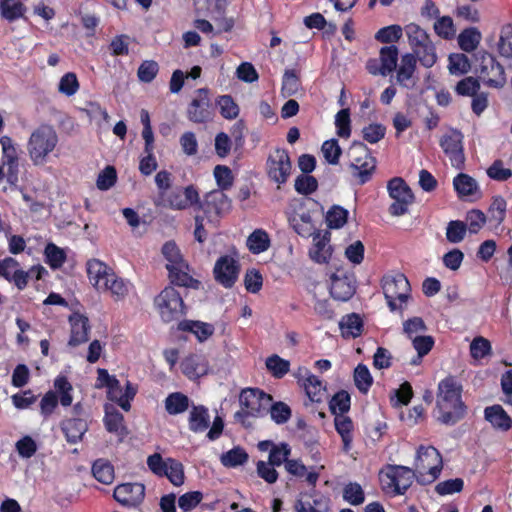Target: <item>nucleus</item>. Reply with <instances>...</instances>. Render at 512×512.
Listing matches in <instances>:
<instances>
[{
  "label": "nucleus",
  "mask_w": 512,
  "mask_h": 512,
  "mask_svg": "<svg viewBox=\"0 0 512 512\" xmlns=\"http://www.w3.org/2000/svg\"><path fill=\"white\" fill-rule=\"evenodd\" d=\"M272 398L259 389L247 388L239 396L241 409L235 413V419L245 424L247 417H259L270 406Z\"/></svg>",
  "instance_id": "nucleus-7"
},
{
  "label": "nucleus",
  "mask_w": 512,
  "mask_h": 512,
  "mask_svg": "<svg viewBox=\"0 0 512 512\" xmlns=\"http://www.w3.org/2000/svg\"><path fill=\"white\" fill-rule=\"evenodd\" d=\"M154 306L164 322H171L180 318L185 311L183 299L179 291L172 287H165L155 298Z\"/></svg>",
  "instance_id": "nucleus-9"
},
{
  "label": "nucleus",
  "mask_w": 512,
  "mask_h": 512,
  "mask_svg": "<svg viewBox=\"0 0 512 512\" xmlns=\"http://www.w3.org/2000/svg\"><path fill=\"white\" fill-rule=\"evenodd\" d=\"M220 460L225 467L234 468L246 463L248 460V454L243 448L234 447L226 453H223Z\"/></svg>",
  "instance_id": "nucleus-50"
},
{
  "label": "nucleus",
  "mask_w": 512,
  "mask_h": 512,
  "mask_svg": "<svg viewBox=\"0 0 512 512\" xmlns=\"http://www.w3.org/2000/svg\"><path fill=\"white\" fill-rule=\"evenodd\" d=\"M466 230L467 226L464 222L450 221L446 228V238L450 243H459L464 239Z\"/></svg>",
  "instance_id": "nucleus-62"
},
{
  "label": "nucleus",
  "mask_w": 512,
  "mask_h": 512,
  "mask_svg": "<svg viewBox=\"0 0 512 512\" xmlns=\"http://www.w3.org/2000/svg\"><path fill=\"white\" fill-rule=\"evenodd\" d=\"M328 499L323 495H313L309 499H300L297 501L295 508L297 512H327Z\"/></svg>",
  "instance_id": "nucleus-37"
},
{
  "label": "nucleus",
  "mask_w": 512,
  "mask_h": 512,
  "mask_svg": "<svg viewBox=\"0 0 512 512\" xmlns=\"http://www.w3.org/2000/svg\"><path fill=\"white\" fill-rule=\"evenodd\" d=\"M402 34L403 28L400 25H390L378 30L375 39L381 43H392L398 41Z\"/></svg>",
  "instance_id": "nucleus-61"
},
{
  "label": "nucleus",
  "mask_w": 512,
  "mask_h": 512,
  "mask_svg": "<svg viewBox=\"0 0 512 512\" xmlns=\"http://www.w3.org/2000/svg\"><path fill=\"white\" fill-rule=\"evenodd\" d=\"M97 375L96 387L107 388L108 399L117 403L123 410L129 411L131 408L130 402L137 392L136 387L129 381L122 387L119 380L110 375L105 369H98Z\"/></svg>",
  "instance_id": "nucleus-4"
},
{
  "label": "nucleus",
  "mask_w": 512,
  "mask_h": 512,
  "mask_svg": "<svg viewBox=\"0 0 512 512\" xmlns=\"http://www.w3.org/2000/svg\"><path fill=\"white\" fill-rule=\"evenodd\" d=\"M219 190H227L233 185V174L231 169L225 165H217L213 171Z\"/></svg>",
  "instance_id": "nucleus-58"
},
{
  "label": "nucleus",
  "mask_w": 512,
  "mask_h": 512,
  "mask_svg": "<svg viewBox=\"0 0 512 512\" xmlns=\"http://www.w3.org/2000/svg\"><path fill=\"white\" fill-rule=\"evenodd\" d=\"M124 417L112 405H105V427L109 432L121 433L124 429Z\"/></svg>",
  "instance_id": "nucleus-46"
},
{
  "label": "nucleus",
  "mask_w": 512,
  "mask_h": 512,
  "mask_svg": "<svg viewBox=\"0 0 512 512\" xmlns=\"http://www.w3.org/2000/svg\"><path fill=\"white\" fill-rule=\"evenodd\" d=\"M426 331L427 326L421 317L414 316L403 322V333L410 340L424 335Z\"/></svg>",
  "instance_id": "nucleus-51"
},
{
  "label": "nucleus",
  "mask_w": 512,
  "mask_h": 512,
  "mask_svg": "<svg viewBox=\"0 0 512 512\" xmlns=\"http://www.w3.org/2000/svg\"><path fill=\"white\" fill-rule=\"evenodd\" d=\"M187 118L193 123H205L212 119V105L207 89L200 88L195 91L187 108Z\"/></svg>",
  "instance_id": "nucleus-18"
},
{
  "label": "nucleus",
  "mask_w": 512,
  "mask_h": 512,
  "mask_svg": "<svg viewBox=\"0 0 512 512\" xmlns=\"http://www.w3.org/2000/svg\"><path fill=\"white\" fill-rule=\"evenodd\" d=\"M496 49L500 57L512 59V23H505L500 27Z\"/></svg>",
  "instance_id": "nucleus-39"
},
{
  "label": "nucleus",
  "mask_w": 512,
  "mask_h": 512,
  "mask_svg": "<svg viewBox=\"0 0 512 512\" xmlns=\"http://www.w3.org/2000/svg\"><path fill=\"white\" fill-rule=\"evenodd\" d=\"M363 323L359 315L352 313L342 317L339 322L341 334L345 338H356L362 332Z\"/></svg>",
  "instance_id": "nucleus-36"
},
{
  "label": "nucleus",
  "mask_w": 512,
  "mask_h": 512,
  "mask_svg": "<svg viewBox=\"0 0 512 512\" xmlns=\"http://www.w3.org/2000/svg\"><path fill=\"white\" fill-rule=\"evenodd\" d=\"M301 84L299 76L295 70H286L282 81V95L290 97L300 90Z\"/></svg>",
  "instance_id": "nucleus-53"
},
{
  "label": "nucleus",
  "mask_w": 512,
  "mask_h": 512,
  "mask_svg": "<svg viewBox=\"0 0 512 512\" xmlns=\"http://www.w3.org/2000/svg\"><path fill=\"white\" fill-rule=\"evenodd\" d=\"M413 55L420 64L425 68H431L438 60L436 48L432 41L413 50Z\"/></svg>",
  "instance_id": "nucleus-45"
},
{
  "label": "nucleus",
  "mask_w": 512,
  "mask_h": 512,
  "mask_svg": "<svg viewBox=\"0 0 512 512\" xmlns=\"http://www.w3.org/2000/svg\"><path fill=\"white\" fill-rule=\"evenodd\" d=\"M134 290L133 284L120 276L115 272L107 283V288H103L100 293H109L114 301H123L128 297Z\"/></svg>",
  "instance_id": "nucleus-26"
},
{
  "label": "nucleus",
  "mask_w": 512,
  "mask_h": 512,
  "mask_svg": "<svg viewBox=\"0 0 512 512\" xmlns=\"http://www.w3.org/2000/svg\"><path fill=\"white\" fill-rule=\"evenodd\" d=\"M16 451L23 459L31 458L37 451L36 441L30 436H24L15 443Z\"/></svg>",
  "instance_id": "nucleus-64"
},
{
  "label": "nucleus",
  "mask_w": 512,
  "mask_h": 512,
  "mask_svg": "<svg viewBox=\"0 0 512 512\" xmlns=\"http://www.w3.org/2000/svg\"><path fill=\"white\" fill-rule=\"evenodd\" d=\"M448 61V70L451 75H464L470 70V61L468 57L462 53L450 54Z\"/></svg>",
  "instance_id": "nucleus-49"
},
{
  "label": "nucleus",
  "mask_w": 512,
  "mask_h": 512,
  "mask_svg": "<svg viewBox=\"0 0 512 512\" xmlns=\"http://www.w3.org/2000/svg\"><path fill=\"white\" fill-rule=\"evenodd\" d=\"M289 367V361L278 355H272L266 359V368L276 378H282L289 371Z\"/></svg>",
  "instance_id": "nucleus-56"
},
{
  "label": "nucleus",
  "mask_w": 512,
  "mask_h": 512,
  "mask_svg": "<svg viewBox=\"0 0 512 512\" xmlns=\"http://www.w3.org/2000/svg\"><path fill=\"white\" fill-rule=\"evenodd\" d=\"M415 475V472L409 467L386 465L379 472V481L385 493L400 495L411 486Z\"/></svg>",
  "instance_id": "nucleus-5"
},
{
  "label": "nucleus",
  "mask_w": 512,
  "mask_h": 512,
  "mask_svg": "<svg viewBox=\"0 0 512 512\" xmlns=\"http://www.w3.org/2000/svg\"><path fill=\"white\" fill-rule=\"evenodd\" d=\"M0 144L2 147V163L7 168V181L11 184H15L18 181L19 163L17 150L12 140L3 136L0 138Z\"/></svg>",
  "instance_id": "nucleus-20"
},
{
  "label": "nucleus",
  "mask_w": 512,
  "mask_h": 512,
  "mask_svg": "<svg viewBox=\"0 0 512 512\" xmlns=\"http://www.w3.org/2000/svg\"><path fill=\"white\" fill-rule=\"evenodd\" d=\"M267 175L278 188L285 184L292 174V163L289 154L284 149L273 150L266 162Z\"/></svg>",
  "instance_id": "nucleus-13"
},
{
  "label": "nucleus",
  "mask_w": 512,
  "mask_h": 512,
  "mask_svg": "<svg viewBox=\"0 0 512 512\" xmlns=\"http://www.w3.org/2000/svg\"><path fill=\"white\" fill-rule=\"evenodd\" d=\"M491 353V344L484 337H476L470 344V354L473 359L480 360Z\"/></svg>",
  "instance_id": "nucleus-63"
},
{
  "label": "nucleus",
  "mask_w": 512,
  "mask_h": 512,
  "mask_svg": "<svg viewBox=\"0 0 512 512\" xmlns=\"http://www.w3.org/2000/svg\"><path fill=\"white\" fill-rule=\"evenodd\" d=\"M188 421L190 430L195 433L207 430L210 424L208 409L201 405L192 406Z\"/></svg>",
  "instance_id": "nucleus-32"
},
{
  "label": "nucleus",
  "mask_w": 512,
  "mask_h": 512,
  "mask_svg": "<svg viewBox=\"0 0 512 512\" xmlns=\"http://www.w3.org/2000/svg\"><path fill=\"white\" fill-rule=\"evenodd\" d=\"M25 11V6L19 0H0L1 16L9 22L23 17Z\"/></svg>",
  "instance_id": "nucleus-43"
},
{
  "label": "nucleus",
  "mask_w": 512,
  "mask_h": 512,
  "mask_svg": "<svg viewBox=\"0 0 512 512\" xmlns=\"http://www.w3.org/2000/svg\"><path fill=\"white\" fill-rule=\"evenodd\" d=\"M164 404L168 414L178 415L189 408L190 400L183 393L173 392L166 397Z\"/></svg>",
  "instance_id": "nucleus-40"
},
{
  "label": "nucleus",
  "mask_w": 512,
  "mask_h": 512,
  "mask_svg": "<svg viewBox=\"0 0 512 512\" xmlns=\"http://www.w3.org/2000/svg\"><path fill=\"white\" fill-rule=\"evenodd\" d=\"M305 375V381L303 387L308 398L312 402L320 403L326 399V388L322 381L315 375H313L308 369H302Z\"/></svg>",
  "instance_id": "nucleus-29"
},
{
  "label": "nucleus",
  "mask_w": 512,
  "mask_h": 512,
  "mask_svg": "<svg viewBox=\"0 0 512 512\" xmlns=\"http://www.w3.org/2000/svg\"><path fill=\"white\" fill-rule=\"evenodd\" d=\"M355 292V287L350 278L346 275L331 276L330 294L339 301L349 300Z\"/></svg>",
  "instance_id": "nucleus-28"
},
{
  "label": "nucleus",
  "mask_w": 512,
  "mask_h": 512,
  "mask_svg": "<svg viewBox=\"0 0 512 512\" xmlns=\"http://www.w3.org/2000/svg\"><path fill=\"white\" fill-rule=\"evenodd\" d=\"M149 469L157 476H165L175 486H181L184 483L183 465L173 459H164L160 454L155 453L147 458Z\"/></svg>",
  "instance_id": "nucleus-12"
},
{
  "label": "nucleus",
  "mask_w": 512,
  "mask_h": 512,
  "mask_svg": "<svg viewBox=\"0 0 512 512\" xmlns=\"http://www.w3.org/2000/svg\"><path fill=\"white\" fill-rule=\"evenodd\" d=\"M398 49L396 46H385L380 49L378 58L366 62L367 71L374 76H387L397 67Z\"/></svg>",
  "instance_id": "nucleus-17"
},
{
  "label": "nucleus",
  "mask_w": 512,
  "mask_h": 512,
  "mask_svg": "<svg viewBox=\"0 0 512 512\" xmlns=\"http://www.w3.org/2000/svg\"><path fill=\"white\" fill-rule=\"evenodd\" d=\"M482 39V34L476 27H469L458 35V45L461 50L467 53L475 51Z\"/></svg>",
  "instance_id": "nucleus-35"
},
{
  "label": "nucleus",
  "mask_w": 512,
  "mask_h": 512,
  "mask_svg": "<svg viewBox=\"0 0 512 512\" xmlns=\"http://www.w3.org/2000/svg\"><path fill=\"white\" fill-rule=\"evenodd\" d=\"M246 244L253 254H260L270 247V237L265 230L256 229L248 236Z\"/></svg>",
  "instance_id": "nucleus-41"
},
{
  "label": "nucleus",
  "mask_w": 512,
  "mask_h": 512,
  "mask_svg": "<svg viewBox=\"0 0 512 512\" xmlns=\"http://www.w3.org/2000/svg\"><path fill=\"white\" fill-rule=\"evenodd\" d=\"M382 290L390 311H402L410 297V284L402 273L386 275Z\"/></svg>",
  "instance_id": "nucleus-6"
},
{
  "label": "nucleus",
  "mask_w": 512,
  "mask_h": 512,
  "mask_svg": "<svg viewBox=\"0 0 512 512\" xmlns=\"http://www.w3.org/2000/svg\"><path fill=\"white\" fill-rule=\"evenodd\" d=\"M58 144V135L50 125H41L31 133L27 152L35 166H44Z\"/></svg>",
  "instance_id": "nucleus-2"
},
{
  "label": "nucleus",
  "mask_w": 512,
  "mask_h": 512,
  "mask_svg": "<svg viewBox=\"0 0 512 512\" xmlns=\"http://www.w3.org/2000/svg\"><path fill=\"white\" fill-rule=\"evenodd\" d=\"M195 7L198 15L207 16L217 21L224 14L226 0H197Z\"/></svg>",
  "instance_id": "nucleus-30"
},
{
  "label": "nucleus",
  "mask_w": 512,
  "mask_h": 512,
  "mask_svg": "<svg viewBox=\"0 0 512 512\" xmlns=\"http://www.w3.org/2000/svg\"><path fill=\"white\" fill-rule=\"evenodd\" d=\"M179 329L193 333L200 342L206 341L215 330L212 324L201 321H183Z\"/></svg>",
  "instance_id": "nucleus-38"
},
{
  "label": "nucleus",
  "mask_w": 512,
  "mask_h": 512,
  "mask_svg": "<svg viewBox=\"0 0 512 512\" xmlns=\"http://www.w3.org/2000/svg\"><path fill=\"white\" fill-rule=\"evenodd\" d=\"M62 430L68 442L77 443L82 440L88 430V424L83 418H72L62 423Z\"/></svg>",
  "instance_id": "nucleus-31"
},
{
  "label": "nucleus",
  "mask_w": 512,
  "mask_h": 512,
  "mask_svg": "<svg viewBox=\"0 0 512 512\" xmlns=\"http://www.w3.org/2000/svg\"><path fill=\"white\" fill-rule=\"evenodd\" d=\"M199 202V194L194 186L176 188L165 197L158 199L156 204L173 210H185Z\"/></svg>",
  "instance_id": "nucleus-15"
},
{
  "label": "nucleus",
  "mask_w": 512,
  "mask_h": 512,
  "mask_svg": "<svg viewBox=\"0 0 512 512\" xmlns=\"http://www.w3.org/2000/svg\"><path fill=\"white\" fill-rule=\"evenodd\" d=\"M79 82L75 73L64 74L58 84V91L65 96H73L79 90Z\"/></svg>",
  "instance_id": "nucleus-57"
},
{
  "label": "nucleus",
  "mask_w": 512,
  "mask_h": 512,
  "mask_svg": "<svg viewBox=\"0 0 512 512\" xmlns=\"http://www.w3.org/2000/svg\"><path fill=\"white\" fill-rule=\"evenodd\" d=\"M403 31L407 36L409 45L411 46L412 50H415L416 48L421 47L431 41L427 32L415 23L407 24L403 28Z\"/></svg>",
  "instance_id": "nucleus-42"
},
{
  "label": "nucleus",
  "mask_w": 512,
  "mask_h": 512,
  "mask_svg": "<svg viewBox=\"0 0 512 512\" xmlns=\"http://www.w3.org/2000/svg\"><path fill=\"white\" fill-rule=\"evenodd\" d=\"M86 268L89 282L98 292H101L103 288H107V283L114 274V270L111 267L99 259H90L86 264Z\"/></svg>",
  "instance_id": "nucleus-19"
},
{
  "label": "nucleus",
  "mask_w": 512,
  "mask_h": 512,
  "mask_svg": "<svg viewBox=\"0 0 512 512\" xmlns=\"http://www.w3.org/2000/svg\"><path fill=\"white\" fill-rule=\"evenodd\" d=\"M331 255L332 248L329 236L319 232L313 235V244L309 250L310 258L319 264H324L329 261Z\"/></svg>",
  "instance_id": "nucleus-27"
},
{
  "label": "nucleus",
  "mask_w": 512,
  "mask_h": 512,
  "mask_svg": "<svg viewBox=\"0 0 512 512\" xmlns=\"http://www.w3.org/2000/svg\"><path fill=\"white\" fill-rule=\"evenodd\" d=\"M453 186L460 197L473 195L478 190L476 180L464 173H460L454 178Z\"/></svg>",
  "instance_id": "nucleus-44"
},
{
  "label": "nucleus",
  "mask_w": 512,
  "mask_h": 512,
  "mask_svg": "<svg viewBox=\"0 0 512 512\" xmlns=\"http://www.w3.org/2000/svg\"><path fill=\"white\" fill-rule=\"evenodd\" d=\"M220 114L226 119H235L239 115V106L229 95L220 96L217 100Z\"/></svg>",
  "instance_id": "nucleus-54"
},
{
  "label": "nucleus",
  "mask_w": 512,
  "mask_h": 512,
  "mask_svg": "<svg viewBox=\"0 0 512 512\" xmlns=\"http://www.w3.org/2000/svg\"><path fill=\"white\" fill-rule=\"evenodd\" d=\"M354 381L357 388L366 393L372 385L373 379L367 366L359 364L354 371Z\"/></svg>",
  "instance_id": "nucleus-59"
},
{
  "label": "nucleus",
  "mask_w": 512,
  "mask_h": 512,
  "mask_svg": "<svg viewBox=\"0 0 512 512\" xmlns=\"http://www.w3.org/2000/svg\"><path fill=\"white\" fill-rule=\"evenodd\" d=\"M162 254L167 261L166 268L172 281L179 285H188L190 280L189 267L178 246L174 242L169 241L163 245Z\"/></svg>",
  "instance_id": "nucleus-10"
},
{
  "label": "nucleus",
  "mask_w": 512,
  "mask_h": 512,
  "mask_svg": "<svg viewBox=\"0 0 512 512\" xmlns=\"http://www.w3.org/2000/svg\"><path fill=\"white\" fill-rule=\"evenodd\" d=\"M415 474L422 483H432L440 475L443 462L439 451L431 445H420L414 459Z\"/></svg>",
  "instance_id": "nucleus-3"
},
{
  "label": "nucleus",
  "mask_w": 512,
  "mask_h": 512,
  "mask_svg": "<svg viewBox=\"0 0 512 512\" xmlns=\"http://www.w3.org/2000/svg\"><path fill=\"white\" fill-rule=\"evenodd\" d=\"M70 323V346H78L88 341L90 324L87 316L81 313H73L69 317Z\"/></svg>",
  "instance_id": "nucleus-23"
},
{
  "label": "nucleus",
  "mask_w": 512,
  "mask_h": 512,
  "mask_svg": "<svg viewBox=\"0 0 512 512\" xmlns=\"http://www.w3.org/2000/svg\"><path fill=\"white\" fill-rule=\"evenodd\" d=\"M416 70V58L412 53L404 54L401 57L400 65L397 69L396 82L407 89L416 86L417 79L414 76Z\"/></svg>",
  "instance_id": "nucleus-24"
},
{
  "label": "nucleus",
  "mask_w": 512,
  "mask_h": 512,
  "mask_svg": "<svg viewBox=\"0 0 512 512\" xmlns=\"http://www.w3.org/2000/svg\"><path fill=\"white\" fill-rule=\"evenodd\" d=\"M216 280L225 287H231L238 276L237 262L230 256L221 257L215 264Z\"/></svg>",
  "instance_id": "nucleus-22"
},
{
  "label": "nucleus",
  "mask_w": 512,
  "mask_h": 512,
  "mask_svg": "<svg viewBox=\"0 0 512 512\" xmlns=\"http://www.w3.org/2000/svg\"><path fill=\"white\" fill-rule=\"evenodd\" d=\"M387 189L390 198L393 200L389 207L390 214L397 217L405 215L414 201L411 189L401 178L390 180Z\"/></svg>",
  "instance_id": "nucleus-14"
},
{
  "label": "nucleus",
  "mask_w": 512,
  "mask_h": 512,
  "mask_svg": "<svg viewBox=\"0 0 512 512\" xmlns=\"http://www.w3.org/2000/svg\"><path fill=\"white\" fill-rule=\"evenodd\" d=\"M440 146L449 158L451 165L461 169L465 162L462 133L456 129H450L441 137Z\"/></svg>",
  "instance_id": "nucleus-16"
},
{
  "label": "nucleus",
  "mask_w": 512,
  "mask_h": 512,
  "mask_svg": "<svg viewBox=\"0 0 512 512\" xmlns=\"http://www.w3.org/2000/svg\"><path fill=\"white\" fill-rule=\"evenodd\" d=\"M291 454V447L287 443L273 445L269 453V461L272 465L281 466L286 464Z\"/></svg>",
  "instance_id": "nucleus-55"
},
{
  "label": "nucleus",
  "mask_w": 512,
  "mask_h": 512,
  "mask_svg": "<svg viewBox=\"0 0 512 512\" xmlns=\"http://www.w3.org/2000/svg\"><path fill=\"white\" fill-rule=\"evenodd\" d=\"M92 473L95 479L103 484H111L114 480V468L105 460H97L92 466Z\"/></svg>",
  "instance_id": "nucleus-47"
},
{
  "label": "nucleus",
  "mask_w": 512,
  "mask_h": 512,
  "mask_svg": "<svg viewBox=\"0 0 512 512\" xmlns=\"http://www.w3.org/2000/svg\"><path fill=\"white\" fill-rule=\"evenodd\" d=\"M352 175L359 183L367 182L375 169V160L363 143H353L349 149Z\"/></svg>",
  "instance_id": "nucleus-11"
},
{
  "label": "nucleus",
  "mask_w": 512,
  "mask_h": 512,
  "mask_svg": "<svg viewBox=\"0 0 512 512\" xmlns=\"http://www.w3.org/2000/svg\"><path fill=\"white\" fill-rule=\"evenodd\" d=\"M145 495V487L140 483H124L114 490V498L124 506L139 505Z\"/></svg>",
  "instance_id": "nucleus-21"
},
{
  "label": "nucleus",
  "mask_w": 512,
  "mask_h": 512,
  "mask_svg": "<svg viewBox=\"0 0 512 512\" xmlns=\"http://www.w3.org/2000/svg\"><path fill=\"white\" fill-rule=\"evenodd\" d=\"M182 373L191 380L198 379L208 373L209 366L204 356L190 354L180 364Z\"/></svg>",
  "instance_id": "nucleus-25"
},
{
  "label": "nucleus",
  "mask_w": 512,
  "mask_h": 512,
  "mask_svg": "<svg viewBox=\"0 0 512 512\" xmlns=\"http://www.w3.org/2000/svg\"><path fill=\"white\" fill-rule=\"evenodd\" d=\"M205 202L210 210H213L217 215L227 213L231 208V202L225 195L224 190H213L205 197Z\"/></svg>",
  "instance_id": "nucleus-34"
},
{
  "label": "nucleus",
  "mask_w": 512,
  "mask_h": 512,
  "mask_svg": "<svg viewBox=\"0 0 512 512\" xmlns=\"http://www.w3.org/2000/svg\"><path fill=\"white\" fill-rule=\"evenodd\" d=\"M335 428L342 438L344 450L348 451L352 441V421L344 415H337L335 417Z\"/></svg>",
  "instance_id": "nucleus-52"
},
{
  "label": "nucleus",
  "mask_w": 512,
  "mask_h": 512,
  "mask_svg": "<svg viewBox=\"0 0 512 512\" xmlns=\"http://www.w3.org/2000/svg\"><path fill=\"white\" fill-rule=\"evenodd\" d=\"M44 271L45 269L41 266H34L27 272L18 267L9 282L14 283L18 289L22 290L27 286L29 277L35 276L36 279H40Z\"/></svg>",
  "instance_id": "nucleus-48"
},
{
  "label": "nucleus",
  "mask_w": 512,
  "mask_h": 512,
  "mask_svg": "<svg viewBox=\"0 0 512 512\" xmlns=\"http://www.w3.org/2000/svg\"><path fill=\"white\" fill-rule=\"evenodd\" d=\"M321 152L325 160L332 165H336L339 162L342 150L336 139L326 140L321 147Z\"/></svg>",
  "instance_id": "nucleus-60"
},
{
  "label": "nucleus",
  "mask_w": 512,
  "mask_h": 512,
  "mask_svg": "<svg viewBox=\"0 0 512 512\" xmlns=\"http://www.w3.org/2000/svg\"><path fill=\"white\" fill-rule=\"evenodd\" d=\"M436 410L438 421L445 425H453L464 416L461 386L451 377L441 380L438 384Z\"/></svg>",
  "instance_id": "nucleus-1"
},
{
  "label": "nucleus",
  "mask_w": 512,
  "mask_h": 512,
  "mask_svg": "<svg viewBox=\"0 0 512 512\" xmlns=\"http://www.w3.org/2000/svg\"><path fill=\"white\" fill-rule=\"evenodd\" d=\"M485 419L497 429L508 430L512 426V419L500 405H493L485 409Z\"/></svg>",
  "instance_id": "nucleus-33"
},
{
  "label": "nucleus",
  "mask_w": 512,
  "mask_h": 512,
  "mask_svg": "<svg viewBox=\"0 0 512 512\" xmlns=\"http://www.w3.org/2000/svg\"><path fill=\"white\" fill-rule=\"evenodd\" d=\"M479 61V79L482 83L493 89H503L507 83V75L504 66L496 57L487 51H480L477 56Z\"/></svg>",
  "instance_id": "nucleus-8"
}]
</instances>
